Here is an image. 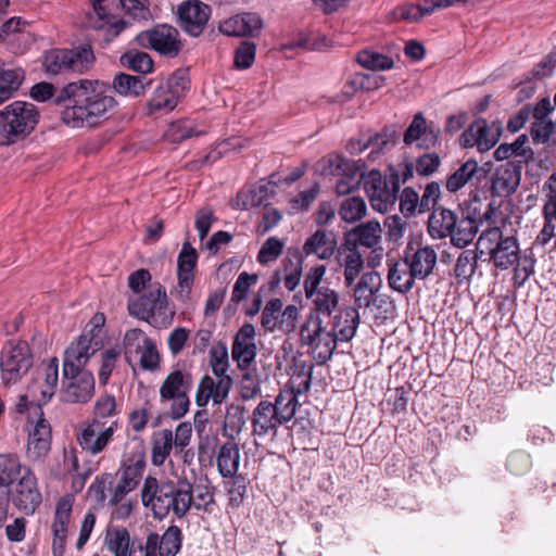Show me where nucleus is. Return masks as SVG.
<instances>
[{
	"label": "nucleus",
	"instance_id": "obj_22",
	"mask_svg": "<svg viewBox=\"0 0 556 556\" xmlns=\"http://www.w3.org/2000/svg\"><path fill=\"white\" fill-rule=\"evenodd\" d=\"M263 27L258 14L247 12L231 16L219 24V31L233 37H255Z\"/></svg>",
	"mask_w": 556,
	"mask_h": 556
},
{
	"label": "nucleus",
	"instance_id": "obj_55",
	"mask_svg": "<svg viewBox=\"0 0 556 556\" xmlns=\"http://www.w3.org/2000/svg\"><path fill=\"white\" fill-rule=\"evenodd\" d=\"M535 258L532 253L530 255H523L516 262L514 270V285L518 288L522 287L525 282L534 274Z\"/></svg>",
	"mask_w": 556,
	"mask_h": 556
},
{
	"label": "nucleus",
	"instance_id": "obj_5",
	"mask_svg": "<svg viewBox=\"0 0 556 556\" xmlns=\"http://www.w3.org/2000/svg\"><path fill=\"white\" fill-rule=\"evenodd\" d=\"M192 388L193 377L188 370L176 368L165 377L160 387V403L169 404L166 417L178 420L188 413Z\"/></svg>",
	"mask_w": 556,
	"mask_h": 556
},
{
	"label": "nucleus",
	"instance_id": "obj_54",
	"mask_svg": "<svg viewBox=\"0 0 556 556\" xmlns=\"http://www.w3.org/2000/svg\"><path fill=\"white\" fill-rule=\"evenodd\" d=\"M283 242L277 237L268 238L261 247L257 253V262L262 265H266L270 262L276 261L283 251Z\"/></svg>",
	"mask_w": 556,
	"mask_h": 556
},
{
	"label": "nucleus",
	"instance_id": "obj_43",
	"mask_svg": "<svg viewBox=\"0 0 556 556\" xmlns=\"http://www.w3.org/2000/svg\"><path fill=\"white\" fill-rule=\"evenodd\" d=\"M242 371L239 381V394L243 401L254 400L261 393V377L256 368L239 369Z\"/></svg>",
	"mask_w": 556,
	"mask_h": 556
},
{
	"label": "nucleus",
	"instance_id": "obj_28",
	"mask_svg": "<svg viewBox=\"0 0 556 556\" xmlns=\"http://www.w3.org/2000/svg\"><path fill=\"white\" fill-rule=\"evenodd\" d=\"M276 174L270 175L267 184L260 182L254 186L248 193L239 192L236 198L235 206L239 210H247L249 206H261L275 194V187L279 181L274 180Z\"/></svg>",
	"mask_w": 556,
	"mask_h": 556
},
{
	"label": "nucleus",
	"instance_id": "obj_34",
	"mask_svg": "<svg viewBox=\"0 0 556 556\" xmlns=\"http://www.w3.org/2000/svg\"><path fill=\"white\" fill-rule=\"evenodd\" d=\"M520 256L517 239L514 236H507L497 243L490 260L493 261L495 267L507 269L514 266Z\"/></svg>",
	"mask_w": 556,
	"mask_h": 556
},
{
	"label": "nucleus",
	"instance_id": "obj_42",
	"mask_svg": "<svg viewBox=\"0 0 556 556\" xmlns=\"http://www.w3.org/2000/svg\"><path fill=\"white\" fill-rule=\"evenodd\" d=\"M119 61L124 67L140 74H148L153 70V60L150 54L136 49L122 54Z\"/></svg>",
	"mask_w": 556,
	"mask_h": 556
},
{
	"label": "nucleus",
	"instance_id": "obj_44",
	"mask_svg": "<svg viewBox=\"0 0 556 556\" xmlns=\"http://www.w3.org/2000/svg\"><path fill=\"white\" fill-rule=\"evenodd\" d=\"M367 206L363 198L350 197L344 199L339 207V216L345 223H356L366 215Z\"/></svg>",
	"mask_w": 556,
	"mask_h": 556
},
{
	"label": "nucleus",
	"instance_id": "obj_58",
	"mask_svg": "<svg viewBox=\"0 0 556 556\" xmlns=\"http://www.w3.org/2000/svg\"><path fill=\"white\" fill-rule=\"evenodd\" d=\"M326 274V266L325 265H317L306 273L303 281V288L305 292L306 298H311L315 292H318V290H321L320 283L324 279V276Z\"/></svg>",
	"mask_w": 556,
	"mask_h": 556
},
{
	"label": "nucleus",
	"instance_id": "obj_62",
	"mask_svg": "<svg viewBox=\"0 0 556 556\" xmlns=\"http://www.w3.org/2000/svg\"><path fill=\"white\" fill-rule=\"evenodd\" d=\"M504 238L500 227L494 226L485 229L478 239V247L481 248L480 253H483L485 250L489 256H491L497 243L502 242Z\"/></svg>",
	"mask_w": 556,
	"mask_h": 556
},
{
	"label": "nucleus",
	"instance_id": "obj_20",
	"mask_svg": "<svg viewBox=\"0 0 556 556\" xmlns=\"http://www.w3.org/2000/svg\"><path fill=\"white\" fill-rule=\"evenodd\" d=\"M403 263L414 279L425 280L432 274L437 265V253L429 245L419 247L413 251L412 244H408Z\"/></svg>",
	"mask_w": 556,
	"mask_h": 556
},
{
	"label": "nucleus",
	"instance_id": "obj_56",
	"mask_svg": "<svg viewBox=\"0 0 556 556\" xmlns=\"http://www.w3.org/2000/svg\"><path fill=\"white\" fill-rule=\"evenodd\" d=\"M441 198V186L438 181H430L426 185L424 193L420 198V214L432 212L438 207Z\"/></svg>",
	"mask_w": 556,
	"mask_h": 556
},
{
	"label": "nucleus",
	"instance_id": "obj_1",
	"mask_svg": "<svg viewBox=\"0 0 556 556\" xmlns=\"http://www.w3.org/2000/svg\"><path fill=\"white\" fill-rule=\"evenodd\" d=\"M306 299L312 306L300 329L301 342L312 348L318 365H325L331 359L338 340L348 342L355 336L359 315L352 307L341 309L339 293L328 286Z\"/></svg>",
	"mask_w": 556,
	"mask_h": 556
},
{
	"label": "nucleus",
	"instance_id": "obj_9",
	"mask_svg": "<svg viewBox=\"0 0 556 556\" xmlns=\"http://www.w3.org/2000/svg\"><path fill=\"white\" fill-rule=\"evenodd\" d=\"M34 356L26 341H9L1 351V379L5 386L20 381L33 367Z\"/></svg>",
	"mask_w": 556,
	"mask_h": 556
},
{
	"label": "nucleus",
	"instance_id": "obj_63",
	"mask_svg": "<svg viewBox=\"0 0 556 556\" xmlns=\"http://www.w3.org/2000/svg\"><path fill=\"white\" fill-rule=\"evenodd\" d=\"M143 351L140 357V366L144 370L154 371L160 367V354L157 352L155 343L144 338Z\"/></svg>",
	"mask_w": 556,
	"mask_h": 556
},
{
	"label": "nucleus",
	"instance_id": "obj_45",
	"mask_svg": "<svg viewBox=\"0 0 556 556\" xmlns=\"http://www.w3.org/2000/svg\"><path fill=\"white\" fill-rule=\"evenodd\" d=\"M116 415V401L113 395H101L93 405L91 422L108 427V419Z\"/></svg>",
	"mask_w": 556,
	"mask_h": 556
},
{
	"label": "nucleus",
	"instance_id": "obj_29",
	"mask_svg": "<svg viewBox=\"0 0 556 556\" xmlns=\"http://www.w3.org/2000/svg\"><path fill=\"white\" fill-rule=\"evenodd\" d=\"M30 470L15 453L0 454V489L8 490Z\"/></svg>",
	"mask_w": 556,
	"mask_h": 556
},
{
	"label": "nucleus",
	"instance_id": "obj_31",
	"mask_svg": "<svg viewBox=\"0 0 556 556\" xmlns=\"http://www.w3.org/2000/svg\"><path fill=\"white\" fill-rule=\"evenodd\" d=\"M108 0H90L93 11L97 14L100 24H96V29H105V40L111 41L116 38L127 26L128 23L124 20H115L110 14L106 5L104 4Z\"/></svg>",
	"mask_w": 556,
	"mask_h": 556
},
{
	"label": "nucleus",
	"instance_id": "obj_32",
	"mask_svg": "<svg viewBox=\"0 0 556 556\" xmlns=\"http://www.w3.org/2000/svg\"><path fill=\"white\" fill-rule=\"evenodd\" d=\"M240 451L233 441H227L220 445L217 453V469L223 478H233L239 469Z\"/></svg>",
	"mask_w": 556,
	"mask_h": 556
},
{
	"label": "nucleus",
	"instance_id": "obj_24",
	"mask_svg": "<svg viewBox=\"0 0 556 556\" xmlns=\"http://www.w3.org/2000/svg\"><path fill=\"white\" fill-rule=\"evenodd\" d=\"M252 434L255 437H266L269 433L276 434L278 428L282 426L275 413L271 402L262 400L252 412L251 416Z\"/></svg>",
	"mask_w": 556,
	"mask_h": 556
},
{
	"label": "nucleus",
	"instance_id": "obj_53",
	"mask_svg": "<svg viewBox=\"0 0 556 556\" xmlns=\"http://www.w3.org/2000/svg\"><path fill=\"white\" fill-rule=\"evenodd\" d=\"M400 212L404 217H413L416 213L420 214V198L412 187H405L400 197Z\"/></svg>",
	"mask_w": 556,
	"mask_h": 556
},
{
	"label": "nucleus",
	"instance_id": "obj_23",
	"mask_svg": "<svg viewBox=\"0 0 556 556\" xmlns=\"http://www.w3.org/2000/svg\"><path fill=\"white\" fill-rule=\"evenodd\" d=\"M72 502L62 497L56 502L52 523V553L54 556H63L66 545L67 528L71 521Z\"/></svg>",
	"mask_w": 556,
	"mask_h": 556
},
{
	"label": "nucleus",
	"instance_id": "obj_48",
	"mask_svg": "<svg viewBox=\"0 0 556 556\" xmlns=\"http://www.w3.org/2000/svg\"><path fill=\"white\" fill-rule=\"evenodd\" d=\"M359 65L371 71H384L393 67V60L382 53L363 50L356 55Z\"/></svg>",
	"mask_w": 556,
	"mask_h": 556
},
{
	"label": "nucleus",
	"instance_id": "obj_13",
	"mask_svg": "<svg viewBox=\"0 0 556 556\" xmlns=\"http://www.w3.org/2000/svg\"><path fill=\"white\" fill-rule=\"evenodd\" d=\"M296 367L301 368L296 377L304 378L303 381L299 383L298 389L280 390L275 401L271 402V406H274L275 413L282 426L294 418L299 405L298 395L308 391L311 388L313 365H307L305 362H302Z\"/></svg>",
	"mask_w": 556,
	"mask_h": 556
},
{
	"label": "nucleus",
	"instance_id": "obj_11",
	"mask_svg": "<svg viewBox=\"0 0 556 556\" xmlns=\"http://www.w3.org/2000/svg\"><path fill=\"white\" fill-rule=\"evenodd\" d=\"M94 393L93 375L84 368L63 364V386L60 393L61 401L70 404H85Z\"/></svg>",
	"mask_w": 556,
	"mask_h": 556
},
{
	"label": "nucleus",
	"instance_id": "obj_37",
	"mask_svg": "<svg viewBox=\"0 0 556 556\" xmlns=\"http://www.w3.org/2000/svg\"><path fill=\"white\" fill-rule=\"evenodd\" d=\"M91 341L92 338L81 334L76 343L66 349L63 364L70 363L74 367L83 368L96 352Z\"/></svg>",
	"mask_w": 556,
	"mask_h": 556
},
{
	"label": "nucleus",
	"instance_id": "obj_50",
	"mask_svg": "<svg viewBox=\"0 0 556 556\" xmlns=\"http://www.w3.org/2000/svg\"><path fill=\"white\" fill-rule=\"evenodd\" d=\"M357 242L366 248H374L380 241L381 227L377 220H369L354 228Z\"/></svg>",
	"mask_w": 556,
	"mask_h": 556
},
{
	"label": "nucleus",
	"instance_id": "obj_25",
	"mask_svg": "<svg viewBox=\"0 0 556 556\" xmlns=\"http://www.w3.org/2000/svg\"><path fill=\"white\" fill-rule=\"evenodd\" d=\"M230 390L228 379L216 380L204 375L198 386L195 404L198 407H204L212 400L214 404L219 405L228 397Z\"/></svg>",
	"mask_w": 556,
	"mask_h": 556
},
{
	"label": "nucleus",
	"instance_id": "obj_52",
	"mask_svg": "<svg viewBox=\"0 0 556 556\" xmlns=\"http://www.w3.org/2000/svg\"><path fill=\"white\" fill-rule=\"evenodd\" d=\"M200 134V131H195L194 127L190 122L178 121L170 124L169 128L165 134V137L168 141L173 143H179L189 138L199 136Z\"/></svg>",
	"mask_w": 556,
	"mask_h": 556
},
{
	"label": "nucleus",
	"instance_id": "obj_12",
	"mask_svg": "<svg viewBox=\"0 0 556 556\" xmlns=\"http://www.w3.org/2000/svg\"><path fill=\"white\" fill-rule=\"evenodd\" d=\"M5 500L21 513L29 516L40 507L42 495L34 471L27 470L17 482L5 491Z\"/></svg>",
	"mask_w": 556,
	"mask_h": 556
},
{
	"label": "nucleus",
	"instance_id": "obj_39",
	"mask_svg": "<svg viewBox=\"0 0 556 556\" xmlns=\"http://www.w3.org/2000/svg\"><path fill=\"white\" fill-rule=\"evenodd\" d=\"M388 282L391 289L405 294L413 289L415 279L404 263L395 262L389 267Z\"/></svg>",
	"mask_w": 556,
	"mask_h": 556
},
{
	"label": "nucleus",
	"instance_id": "obj_10",
	"mask_svg": "<svg viewBox=\"0 0 556 556\" xmlns=\"http://www.w3.org/2000/svg\"><path fill=\"white\" fill-rule=\"evenodd\" d=\"M137 46L151 49L166 58H176L182 50V42L177 28L168 24H159L143 30L135 37Z\"/></svg>",
	"mask_w": 556,
	"mask_h": 556
},
{
	"label": "nucleus",
	"instance_id": "obj_33",
	"mask_svg": "<svg viewBox=\"0 0 556 556\" xmlns=\"http://www.w3.org/2000/svg\"><path fill=\"white\" fill-rule=\"evenodd\" d=\"M153 84V79L144 76H132L126 73H119L113 79L114 90L122 96L139 97L143 94Z\"/></svg>",
	"mask_w": 556,
	"mask_h": 556
},
{
	"label": "nucleus",
	"instance_id": "obj_60",
	"mask_svg": "<svg viewBox=\"0 0 556 556\" xmlns=\"http://www.w3.org/2000/svg\"><path fill=\"white\" fill-rule=\"evenodd\" d=\"M441 165V159L437 153H424L415 162V170L419 176L429 177L433 175Z\"/></svg>",
	"mask_w": 556,
	"mask_h": 556
},
{
	"label": "nucleus",
	"instance_id": "obj_30",
	"mask_svg": "<svg viewBox=\"0 0 556 556\" xmlns=\"http://www.w3.org/2000/svg\"><path fill=\"white\" fill-rule=\"evenodd\" d=\"M478 232V218L475 215L467 214L464 212L456 213L455 225L453 226V233L448 235L447 238L454 247L465 248L472 242Z\"/></svg>",
	"mask_w": 556,
	"mask_h": 556
},
{
	"label": "nucleus",
	"instance_id": "obj_18",
	"mask_svg": "<svg viewBox=\"0 0 556 556\" xmlns=\"http://www.w3.org/2000/svg\"><path fill=\"white\" fill-rule=\"evenodd\" d=\"M167 305L165 288L161 283L151 285L147 293L128 304L129 314L142 320H149Z\"/></svg>",
	"mask_w": 556,
	"mask_h": 556
},
{
	"label": "nucleus",
	"instance_id": "obj_17",
	"mask_svg": "<svg viewBox=\"0 0 556 556\" xmlns=\"http://www.w3.org/2000/svg\"><path fill=\"white\" fill-rule=\"evenodd\" d=\"M182 546V532L178 526H169L163 535L150 532L144 545V556H176Z\"/></svg>",
	"mask_w": 556,
	"mask_h": 556
},
{
	"label": "nucleus",
	"instance_id": "obj_15",
	"mask_svg": "<svg viewBox=\"0 0 556 556\" xmlns=\"http://www.w3.org/2000/svg\"><path fill=\"white\" fill-rule=\"evenodd\" d=\"M212 9L200 0L182 1L177 9L180 28L192 37L200 36L208 22Z\"/></svg>",
	"mask_w": 556,
	"mask_h": 556
},
{
	"label": "nucleus",
	"instance_id": "obj_3",
	"mask_svg": "<svg viewBox=\"0 0 556 556\" xmlns=\"http://www.w3.org/2000/svg\"><path fill=\"white\" fill-rule=\"evenodd\" d=\"M197 498L204 504L194 503L193 485L186 478L175 482L172 480L159 481L155 477L148 476L141 489L142 504L150 508L153 517L159 520L167 517L170 511L181 519L188 514L191 506L207 510V506L213 503V494L206 488L197 494Z\"/></svg>",
	"mask_w": 556,
	"mask_h": 556
},
{
	"label": "nucleus",
	"instance_id": "obj_14",
	"mask_svg": "<svg viewBox=\"0 0 556 556\" xmlns=\"http://www.w3.org/2000/svg\"><path fill=\"white\" fill-rule=\"evenodd\" d=\"M117 428V420H113L108 427L99 426L91 421L81 422L76 430L75 437L79 447L91 455L102 453L113 440Z\"/></svg>",
	"mask_w": 556,
	"mask_h": 556
},
{
	"label": "nucleus",
	"instance_id": "obj_8",
	"mask_svg": "<svg viewBox=\"0 0 556 556\" xmlns=\"http://www.w3.org/2000/svg\"><path fill=\"white\" fill-rule=\"evenodd\" d=\"M389 170L390 174L384 176L378 169L362 173L363 187L370 205L379 213L388 212L395 204L400 191L399 172L392 166Z\"/></svg>",
	"mask_w": 556,
	"mask_h": 556
},
{
	"label": "nucleus",
	"instance_id": "obj_47",
	"mask_svg": "<svg viewBox=\"0 0 556 556\" xmlns=\"http://www.w3.org/2000/svg\"><path fill=\"white\" fill-rule=\"evenodd\" d=\"M430 0H425L424 5L420 4H403L396 7L392 14L396 21L417 22L425 15L433 12Z\"/></svg>",
	"mask_w": 556,
	"mask_h": 556
},
{
	"label": "nucleus",
	"instance_id": "obj_41",
	"mask_svg": "<svg viewBox=\"0 0 556 556\" xmlns=\"http://www.w3.org/2000/svg\"><path fill=\"white\" fill-rule=\"evenodd\" d=\"M478 163L470 159L462 164L445 181V188L448 192L455 193L466 186L467 182L478 173Z\"/></svg>",
	"mask_w": 556,
	"mask_h": 556
},
{
	"label": "nucleus",
	"instance_id": "obj_27",
	"mask_svg": "<svg viewBox=\"0 0 556 556\" xmlns=\"http://www.w3.org/2000/svg\"><path fill=\"white\" fill-rule=\"evenodd\" d=\"M456 211L443 205L435 207L428 218V233L432 239L442 240L453 233L456 220Z\"/></svg>",
	"mask_w": 556,
	"mask_h": 556
},
{
	"label": "nucleus",
	"instance_id": "obj_59",
	"mask_svg": "<svg viewBox=\"0 0 556 556\" xmlns=\"http://www.w3.org/2000/svg\"><path fill=\"white\" fill-rule=\"evenodd\" d=\"M256 46L252 41H242L235 52V66L247 70L252 66L255 59Z\"/></svg>",
	"mask_w": 556,
	"mask_h": 556
},
{
	"label": "nucleus",
	"instance_id": "obj_21",
	"mask_svg": "<svg viewBox=\"0 0 556 556\" xmlns=\"http://www.w3.org/2000/svg\"><path fill=\"white\" fill-rule=\"evenodd\" d=\"M521 170V164L513 161L500 165L491 180L492 195L501 198L511 195L520 184Z\"/></svg>",
	"mask_w": 556,
	"mask_h": 556
},
{
	"label": "nucleus",
	"instance_id": "obj_46",
	"mask_svg": "<svg viewBox=\"0 0 556 556\" xmlns=\"http://www.w3.org/2000/svg\"><path fill=\"white\" fill-rule=\"evenodd\" d=\"M105 543L115 556H129L130 554V536L125 528H116L108 530Z\"/></svg>",
	"mask_w": 556,
	"mask_h": 556
},
{
	"label": "nucleus",
	"instance_id": "obj_2",
	"mask_svg": "<svg viewBox=\"0 0 556 556\" xmlns=\"http://www.w3.org/2000/svg\"><path fill=\"white\" fill-rule=\"evenodd\" d=\"M29 94L35 101L52 100L61 106L62 122L73 128L98 126L117 104L109 86L90 79L70 83L59 91L51 83L41 81L30 88Z\"/></svg>",
	"mask_w": 556,
	"mask_h": 556
},
{
	"label": "nucleus",
	"instance_id": "obj_40",
	"mask_svg": "<svg viewBox=\"0 0 556 556\" xmlns=\"http://www.w3.org/2000/svg\"><path fill=\"white\" fill-rule=\"evenodd\" d=\"M24 80L22 68H7L0 64V103L8 100L18 90Z\"/></svg>",
	"mask_w": 556,
	"mask_h": 556
},
{
	"label": "nucleus",
	"instance_id": "obj_51",
	"mask_svg": "<svg viewBox=\"0 0 556 556\" xmlns=\"http://www.w3.org/2000/svg\"><path fill=\"white\" fill-rule=\"evenodd\" d=\"M45 383L41 389V395L45 403H47L55 392L59 380V363L58 358H51L45 364Z\"/></svg>",
	"mask_w": 556,
	"mask_h": 556
},
{
	"label": "nucleus",
	"instance_id": "obj_64",
	"mask_svg": "<svg viewBox=\"0 0 556 556\" xmlns=\"http://www.w3.org/2000/svg\"><path fill=\"white\" fill-rule=\"evenodd\" d=\"M225 426L228 427L231 432L239 434L245 426V407L231 404L227 408Z\"/></svg>",
	"mask_w": 556,
	"mask_h": 556
},
{
	"label": "nucleus",
	"instance_id": "obj_4",
	"mask_svg": "<svg viewBox=\"0 0 556 556\" xmlns=\"http://www.w3.org/2000/svg\"><path fill=\"white\" fill-rule=\"evenodd\" d=\"M35 104L14 101L0 110V146L9 147L28 137L39 123Z\"/></svg>",
	"mask_w": 556,
	"mask_h": 556
},
{
	"label": "nucleus",
	"instance_id": "obj_49",
	"mask_svg": "<svg viewBox=\"0 0 556 556\" xmlns=\"http://www.w3.org/2000/svg\"><path fill=\"white\" fill-rule=\"evenodd\" d=\"M479 255L473 250H464L455 264V277L460 280H468L475 274L478 266Z\"/></svg>",
	"mask_w": 556,
	"mask_h": 556
},
{
	"label": "nucleus",
	"instance_id": "obj_35",
	"mask_svg": "<svg viewBox=\"0 0 556 556\" xmlns=\"http://www.w3.org/2000/svg\"><path fill=\"white\" fill-rule=\"evenodd\" d=\"M174 434L169 429L156 431L151 437V462L154 466L164 465L174 447Z\"/></svg>",
	"mask_w": 556,
	"mask_h": 556
},
{
	"label": "nucleus",
	"instance_id": "obj_61",
	"mask_svg": "<svg viewBox=\"0 0 556 556\" xmlns=\"http://www.w3.org/2000/svg\"><path fill=\"white\" fill-rule=\"evenodd\" d=\"M256 274H249L247 271H242L235 282L231 294V301L235 303H239L242 300H244L248 295L250 287L256 283Z\"/></svg>",
	"mask_w": 556,
	"mask_h": 556
},
{
	"label": "nucleus",
	"instance_id": "obj_6",
	"mask_svg": "<svg viewBox=\"0 0 556 556\" xmlns=\"http://www.w3.org/2000/svg\"><path fill=\"white\" fill-rule=\"evenodd\" d=\"M94 62V54L89 45L73 49L54 48L45 52L42 68L48 76L68 73H85Z\"/></svg>",
	"mask_w": 556,
	"mask_h": 556
},
{
	"label": "nucleus",
	"instance_id": "obj_19",
	"mask_svg": "<svg viewBox=\"0 0 556 556\" xmlns=\"http://www.w3.org/2000/svg\"><path fill=\"white\" fill-rule=\"evenodd\" d=\"M198 257L197 250L189 241H185L177 257L179 296L182 300L189 299L191 294Z\"/></svg>",
	"mask_w": 556,
	"mask_h": 556
},
{
	"label": "nucleus",
	"instance_id": "obj_26",
	"mask_svg": "<svg viewBox=\"0 0 556 556\" xmlns=\"http://www.w3.org/2000/svg\"><path fill=\"white\" fill-rule=\"evenodd\" d=\"M337 250V236L332 230L317 229L303 244L305 255H316L319 260H329Z\"/></svg>",
	"mask_w": 556,
	"mask_h": 556
},
{
	"label": "nucleus",
	"instance_id": "obj_57",
	"mask_svg": "<svg viewBox=\"0 0 556 556\" xmlns=\"http://www.w3.org/2000/svg\"><path fill=\"white\" fill-rule=\"evenodd\" d=\"M228 483L229 505L238 508L243 504L247 494V481L241 475H236Z\"/></svg>",
	"mask_w": 556,
	"mask_h": 556
},
{
	"label": "nucleus",
	"instance_id": "obj_16",
	"mask_svg": "<svg viewBox=\"0 0 556 556\" xmlns=\"http://www.w3.org/2000/svg\"><path fill=\"white\" fill-rule=\"evenodd\" d=\"M257 346L255 343V328L244 323L233 337L231 357L238 369H248L255 362Z\"/></svg>",
	"mask_w": 556,
	"mask_h": 556
},
{
	"label": "nucleus",
	"instance_id": "obj_36",
	"mask_svg": "<svg viewBox=\"0 0 556 556\" xmlns=\"http://www.w3.org/2000/svg\"><path fill=\"white\" fill-rule=\"evenodd\" d=\"M476 129V137L478 141V151L485 152L493 148L502 135V123L494 121L488 125L484 118H479L473 122Z\"/></svg>",
	"mask_w": 556,
	"mask_h": 556
},
{
	"label": "nucleus",
	"instance_id": "obj_38",
	"mask_svg": "<svg viewBox=\"0 0 556 556\" xmlns=\"http://www.w3.org/2000/svg\"><path fill=\"white\" fill-rule=\"evenodd\" d=\"M146 468L144 453L139 452L132 454L121 467V479L124 484L132 488L134 490L138 486L143 470Z\"/></svg>",
	"mask_w": 556,
	"mask_h": 556
},
{
	"label": "nucleus",
	"instance_id": "obj_7",
	"mask_svg": "<svg viewBox=\"0 0 556 556\" xmlns=\"http://www.w3.org/2000/svg\"><path fill=\"white\" fill-rule=\"evenodd\" d=\"M189 85L188 72L184 68L175 71L166 79L161 80L146 104L147 115L160 116L172 112L185 96Z\"/></svg>",
	"mask_w": 556,
	"mask_h": 556
}]
</instances>
